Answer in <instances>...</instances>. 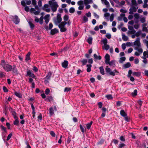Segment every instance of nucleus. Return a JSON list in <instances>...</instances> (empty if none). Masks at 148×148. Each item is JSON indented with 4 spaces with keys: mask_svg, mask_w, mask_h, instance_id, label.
I'll return each mask as SVG.
<instances>
[{
    "mask_svg": "<svg viewBox=\"0 0 148 148\" xmlns=\"http://www.w3.org/2000/svg\"><path fill=\"white\" fill-rule=\"evenodd\" d=\"M0 64L6 72H8L12 71L13 73L16 75L18 74V72L16 65H14L12 66L9 64L5 62L4 60H2Z\"/></svg>",
    "mask_w": 148,
    "mask_h": 148,
    "instance_id": "obj_1",
    "label": "nucleus"
},
{
    "mask_svg": "<svg viewBox=\"0 0 148 148\" xmlns=\"http://www.w3.org/2000/svg\"><path fill=\"white\" fill-rule=\"evenodd\" d=\"M66 21H62L60 24L58 25V27L60 29V31L61 32H66L67 30V29L65 27V25L67 24L68 26L70 25L71 22L70 20Z\"/></svg>",
    "mask_w": 148,
    "mask_h": 148,
    "instance_id": "obj_2",
    "label": "nucleus"
},
{
    "mask_svg": "<svg viewBox=\"0 0 148 148\" xmlns=\"http://www.w3.org/2000/svg\"><path fill=\"white\" fill-rule=\"evenodd\" d=\"M53 21L55 24L56 25H59L62 22L61 15L60 14H58L56 17H54Z\"/></svg>",
    "mask_w": 148,
    "mask_h": 148,
    "instance_id": "obj_3",
    "label": "nucleus"
},
{
    "mask_svg": "<svg viewBox=\"0 0 148 148\" xmlns=\"http://www.w3.org/2000/svg\"><path fill=\"white\" fill-rule=\"evenodd\" d=\"M49 3L50 6L51 10L53 12L56 11L57 8L58 7V5L56 2H53L51 1H50L49 2Z\"/></svg>",
    "mask_w": 148,
    "mask_h": 148,
    "instance_id": "obj_4",
    "label": "nucleus"
},
{
    "mask_svg": "<svg viewBox=\"0 0 148 148\" xmlns=\"http://www.w3.org/2000/svg\"><path fill=\"white\" fill-rule=\"evenodd\" d=\"M105 70L106 73H109L110 75L113 76L115 75V73H119V71L116 69L114 70L113 71H111L110 69L109 68L108 66H106Z\"/></svg>",
    "mask_w": 148,
    "mask_h": 148,
    "instance_id": "obj_5",
    "label": "nucleus"
},
{
    "mask_svg": "<svg viewBox=\"0 0 148 148\" xmlns=\"http://www.w3.org/2000/svg\"><path fill=\"white\" fill-rule=\"evenodd\" d=\"M12 19L13 21L16 25L18 24L20 22V19L16 15L12 16Z\"/></svg>",
    "mask_w": 148,
    "mask_h": 148,
    "instance_id": "obj_6",
    "label": "nucleus"
},
{
    "mask_svg": "<svg viewBox=\"0 0 148 148\" xmlns=\"http://www.w3.org/2000/svg\"><path fill=\"white\" fill-rule=\"evenodd\" d=\"M57 111V109L56 106H54L53 107L50 108L49 109V113L50 115L51 116L54 114V111Z\"/></svg>",
    "mask_w": 148,
    "mask_h": 148,
    "instance_id": "obj_7",
    "label": "nucleus"
},
{
    "mask_svg": "<svg viewBox=\"0 0 148 148\" xmlns=\"http://www.w3.org/2000/svg\"><path fill=\"white\" fill-rule=\"evenodd\" d=\"M26 76H29L32 78H35V75L33 73H32L31 71L30 70H27V74L26 75Z\"/></svg>",
    "mask_w": 148,
    "mask_h": 148,
    "instance_id": "obj_8",
    "label": "nucleus"
},
{
    "mask_svg": "<svg viewBox=\"0 0 148 148\" xmlns=\"http://www.w3.org/2000/svg\"><path fill=\"white\" fill-rule=\"evenodd\" d=\"M140 38L139 37L137 38L136 40L134 42V45L137 46L139 47H140Z\"/></svg>",
    "mask_w": 148,
    "mask_h": 148,
    "instance_id": "obj_9",
    "label": "nucleus"
},
{
    "mask_svg": "<svg viewBox=\"0 0 148 148\" xmlns=\"http://www.w3.org/2000/svg\"><path fill=\"white\" fill-rule=\"evenodd\" d=\"M50 15L47 14L45 15L44 19L45 20V22L46 24H47L49 20Z\"/></svg>",
    "mask_w": 148,
    "mask_h": 148,
    "instance_id": "obj_10",
    "label": "nucleus"
},
{
    "mask_svg": "<svg viewBox=\"0 0 148 148\" xmlns=\"http://www.w3.org/2000/svg\"><path fill=\"white\" fill-rule=\"evenodd\" d=\"M105 63L106 64H107L110 61V56L108 54H106L105 57Z\"/></svg>",
    "mask_w": 148,
    "mask_h": 148,
    "instance_id": "obj_11",
    "label": "nucleus"
},
{
    "mask_svg": "<svg viewBox=\"0 0 148 148\" xmlns=\"http://www.w3.org/2000/svg\"><path fill=\"white\" fill-rule=\"evenodd\" d=\"M68 62L66 60H64L62 64V66L64 68H66L68 66Z\"/></svg>",
    "mask_w": 148,
    "mask_h": 148,
    "instance_id": "obj_12",
    "label": "nucleus"
},
{
    "mask_svg": "<svg viewBox=\"0 0 148 148\" xmlns=\"http://www.w3.org/2000/svg\"><path fill=\"white\" fill-rule=\"evenodd\" d=\"M45 101L51 102L53 100V99L51 96H48L47 98L45 99Z\"/></svg>",
    "mask_w": 148,
    "mask_h": 148,
    "instance_id": "obj_13",
    "label": "nucleus"
},
{
    "mask_svg": "<svg viewBox=\"0 0 148 148\" xmlns=\"http://www.w3.org/2000/svg\"><path fill=\"white\" fill-rule=\"evenodd\" d=\"M58 29L56 28L51 29V34L52 35H54L55 34L58 33Z\"/></svg>",
    "mask_w": 148,
    "mask_h": 148,
    "instance_id": "obj_14",
    "label": "nucleus"
},
{
    "mask_svg": "<svg viewBox=\"0 0 148 148\" xmlns=\"http://www.w3.org/2000/svg\"><path fill=\"white\" fill-rule=\"evenodd\" d=\"M53 27V25L51 23H50L49 24V27L48 26H46L45 27V29L47 30H48V29H51Z\"/></svg>",
    "mask_w": 148,
    "mask_h": 148,
    "instance_id": "obj_15",
    "label": "nucleus"
},
{
    "mask_svg": "<svg viewBox=\"0 0 148 148\" xmlns=\"http://www.w3.org/2000/svg\"><path fill=\"white\" fill-rule=\"evenodd\" d=\"M125 14H121L120 16L117 18V19L119 21H121L122 20L123 18L125 16Z\"/></svg>",
    "mask_w": 148,
    "mask_h": 148,
    "instance_id": "obj_16",
    "label": "nucleus"
},
{
    "mask_svg": "<svg viewBox=\"0 0 148 148\" xmlns=\"http://www.w3.org/2000/svg\"><path fill=\"white\" fill-rule=\"evenodd\" d=\"M131 64L130 62H127L123 65V67L126 69L130 67L131 66Z\"/></svg>",
    "mask_w": 148,
    "mask_h": 148,
    "instance_id": "obj_17",
    "label": "nucleus"
},
{
    "mask_svg": "<svg viewBox=\"0 0 148 148\" xmlns=\"http://www.w3.org/2000/svg\"><path fill=\"white\" fill-rule=\"evenodd\" d=\"M52 75V73L51 72H49L47 74L45 78L47 80H49L50 79V77Z\"/></svg>",
    "mask_w": 148,
    "mask_h": 148,
    "instance_id": "obj_18",
    "label": "nucleus"
},
{
    "mask_svg": "<svg viewBox=\"0 0 148 148\" xmlns=\"http://www.w3.org/2000/svg\"><path fill=\"white\" fill-rule=\"evenodd\" d=\"M99 69L100 70V73L103 75H104L105 74L104 69L103 68V67L102 66H101L99 67Z\"/></svg>",
    "mask_w": 148,
    "mask_h": 148,
    "instance_id": "obj_19",
    "label": "nucleus"
},
{
    "mask_svg": "<svg viewBox=\"0 0 148 148\" xmlns=\"http://www.w3.org/2000/svg\"><path fill=\"white\" fill-rule=\"evenodd\" d=\"M14 93L15 95L18 98H21L22 97V95L20 92H15Z\"/></svg>",
    "mask_w": 148,
    "mask_h": 148,
    "instance_id": "obj_20",
    "label": "nucleus"
},
{
    "mask_svg": "<svg viewBox=\"0 0 148 148\" xmlns=\"http://www.w3.org/2000/svg\"><path fill=\"white\" fill-rule=\"evenodd\" d=\"M30 54L31 53L30 52H28L27 54L26 55L25 59L26 61H27L30 60Z\"/></svg>",
    "mask_w": 148,
    "mask_h": 148,
    "instance_id": "obj_21",
    "label": "nucleus"
},
{
    "mask_svg": "<svg viewBox=\"0 0 148 148\" xmlns=\"http://www.w3.org/2000/svg\"><path fill=\"white\" fill-rule=\"evenodd\" d=\"M122 38L124 41H127L128 40V37L123 34H122Z\"/></svg>",
    "mask_w": 148,
    "mask_h": 148,
    "instance_id": "obj_22",
    "label": "nucleus"
},
{
    "mask_svg": "<svg viewBox=\"0 0 148 148\" xmlns=\"http://www.w3.org/2000/svg\"><path fill=\"white\" fill-rule=\"evenodd\" d=\"M120 114L123 117H125L126 116H127V114L125 112L124 110H121L120 111Z\"/></svg>",
    "mask_w": 148,
    "mask_h": 148,
    "instance_id": "obj_23",
    "label": "nucleus"
},
{
    "mask_svg": "<svg viewBox=\"0 0 148 148\" xmlns=\"http://www.w3.org/2000/svg\"><path fill=\"white\" fill-rule=\"evenodd\" d=\"M125 59L126 58L125 57H121L119 60V62L120 63H122L125 60Z\"/></svg>",
    "mask_w": 148,
    "mask_h": 148,
    "instance_id": "obj_24",
    "label": "nucleus"
},
{
    "mask_svg": "<svg viewBox=\"0 0 148 148\" xmlns=\"http://www.w3.org/2000/svg\"><path fill=\"white\" fill-rule=\"evenodd\" d=\"M86 66L87 67L86 69L87 71L88 72H90L91 71V68L92 67V65L91 64H87Z\"/></svg>",
    "mask_w": 148,
    "mask_h": 148,
    "instance_id": "obj_25",
    "label": "nucleus"
},
{
    "mask_svg": "<svg viewBox=\"0 0 148 148\" xmlns=\"http://www.w3.org/2000/svg\"><path fill=\"white\" fill-rule=\"evenodd\" d=\"M101 42L104 44V45L107 44L108 40L106 38L103 39L102 40H101Z\"/></svg>",
    "mask_w": 148,
    "mask_h": 148,
    "instance_id": "obj_26",
    "label": "nucleus"
},
{
    "mask_svg": "<svg viewBox=\"0 0 148 148\" xmlns=\"http://www.w3.org/2000/svg\"><path fill=\"white\" fill-rule=\"evenodd\" d=\"M103 49L107 50L110 48V46L109 45L107 44L106 45H104L102 47Z\"/></svg>",
    "mask_w": 148,
    "mask_h": 148,
    "instance_id": "obj_27",
    "label": "nucleus"
},
{
    "mask_svg": "<svg viewBox=\"0 0 148 148\" xmlns=\"http://www.w3.org/2000/svg\"><path fill=\"white\" fill-rule=\"evenodd\" d=\"M81 62L82 63L83 65H84L86 64L87 62L86 59H83L81 60Z\"/></svg>",
    "mask_w": 148,
    "mask_h": 148,
    "instance_id": "obj_28",
    "label": "nucleus"
},
{
    "mask_svg": "<svg viewBox=\"0 0 148 148\" xmlns=\"http://www.w3.org/2000/svg\"><path fill=\"white\" fill-rule=\"evenodd\" d=\"M92 121H91L90 122V123H88L86 125L87 128L88 130H89L90 128V127L92 124Z\"/></svg>",
    "mask_w": 148,
    "mask_h": 148,
    "instance_id": "obj_29",
    "label": "nucleus"
},
{
    "mask_svg": "<svg viewBox=\"0 0 148 148\" xmlns=\"http://www.w3.org/2000/svg\"><path fill=\"white\" fill-rule=\"evenodd\" d=\"M132 75L134 76H136L138 77H139L141 75L140 72H134L132 73Z\"/></svg>",
    "mask_w": 148,
    "mask_h": 148,
    "instance_id": "obj_30",
    "label": "nucleus"
},
{
    "mask_svg": "<svg viewBox=\"0 0 148 148\" xmlns=\"http://www.w3.org/2000/svg\"><path fill=\"white\" fill-rule=\"evenodd\" d=\"M44 19V17L43 15L41 16L40 17L39 19V23L40 24H42L43 23V20Z\"/></svg>",
    "mask_w": 148,
    "mask_h": 148,
    "instance_id": "obj_31",
    "label": "nucleus"
},
{
    "mask_svg": "<svg viewBox=\"0 0 148 148\" xmlns=\"http://www.w3.org/2000/svg\"><path fill=\"white\" fill-rule=\"evenodd\" d=\"M28 23H29V25L30 26V28H31V29H32L34 27V25L32 22L30 21H29L28 22Z\"/></svg>",
    "mask_w": 148,
    "mask_h": 148,
    "instance_id": "obj_32",
    "label": "nucleus"
},
{
    "mask_svg": "<svg viewBox=\"0 0 148 148\" xmlns=\"http://www.w3.org/2000/svg\"><path fill=\"white\" fill-rule=\"evenodd\" d=\"M94 58L97 60L98 59L99 60H100L101 59V57L100 56H99L98 57L96 54H94Z\"/></svg>",
    "mask_w": 148,
    "mask_h": 148,
    "instance_id": "obj_33",
    "label": "nucleus"
},
{
    "mask_svg": "<svg viewBox=\"0 0 148 148\" xmlns=\"http://www.w3.org/2000/svg\"><path fill=\"white\" fill-rule=\"evenodd\" d=\"M102 3L106 5H108L109 4V2L107 0H101Z\"/></svg>",
    "mask_w": 148,
    "mask_h": 148,
    "instance_id": "obj_34",
    "label": "nucleus"
},
{
    "mask_svg": "<svg viewBox=\"0 0 148 148\" xmlns=\"http://www.w3.org/2000/svg\"><path fill=\"white\" fill-rule=\"evenodd\" d=\"M105 97L107 98L108 99H111L113 98V97L112 95H106Z\"/></svg>",
    "mask_w": 148,
    "mask_h": 148,
    "instance_id": "obj_35",
    "label": "nucleus"
},
{
    "mask_svg": "<svg viewBox=\"0 0 148 148\" xmlns=\"http://www.w3.org/2000/svg\"><path fill=\"white\" fill-rule=\"evenodd\" d=\"M69 18V16L67 15H65L63 17V19L64 20V21L66 22L68 21Z\"/></svg>",
    "mask_w": 148,
    "mask_h": 148,
    "instance_id": "obj_36",
    "label": "nucleus"
},
{
    "mask_svg": "<svg viewBox=\"0 0 148 148\" xmlns=\"http://www.w3.org/2000/svg\"><path fill=\"white\" fill-rule=\"evenodd\" d=\"M104 16L106 18V19L108 21L109 18L108 17L110 16V14L108 13H106L104 14Z\"/></svg>",
    "mask_w": 148,
    "mask_h": 148,
    "instance_id": "obj_37",
    "label": "nucleus"
},
{
    "mask_svg": "<svg viewBox=\"0 0 148 148\" xmlns=\"http://www.w3.org/2000/svg\"><path fill=\"white\" fill-rule=\"evenodd\" d=\"M1 130L5 132H7V130L6 128L2 125H1L0 126Z\"/></svg>",
    "mask_w": 148,
    "mask_h": 148,
    "instance_id": "obj_38",
    "label": "nucleus"
},
{
    "mask_svg": "<svg viewBox=\"0 0 148 148\" xmlns=\"http://www.w3.org/2000/svg\"><path fill=\"white\" fill-rule=\"evenodd\" d=\"M92 37H89L88 39L87 42L89 44H91L92 43Z\"/></svg>",
    "mask_w": 148,
    "mask_h": 148,
    "instance_id": "obj_39",
    "label": "nucleus"
},
{
    "mask_svg": "<svg viewBox=\"0 0 148 148\" xmlns=\"http://www.w3.org/2000/svg\"><path fill=\"white\" fill-rule=\"evenodd\" d=\"M14 125L18 126L19 125V121L18 119H16L14 122Z\"/></svg>",
    "mask_w": 148,
    "mask_h": 148,
    "instance_id": "obj_40",
    "label": "nucleus"
},
{
    "mask_svg": "<svg viewBox=\"0 0 148 148\" xmlns=\"http://www.w3.org/2000/svg\"><path fill=\"white\" fill-rule=\"evenodd\" d=\"M109 64V65L112 66L114 65V61L113 60H112L111 62H109L108 63L106 64Z\"/></svg>",
    "mask_w": 148,
    "mask_h": 148,
    "instance_id": "obj_41",
    "label": "nucleus"
},
{
    "mask_svg": "<svg viewBox=\"0 0 148 148\" xmlns=\"http://www.w3.org/2000/svg\"><path fill=\"white\" fill-rule=\"evenodd\" d=\"M147 52L145 51L143 53V56L142 57L143 59H146L147 58Z\"/></svg>",
    "mask_w": 148,
    "mask_h": 148,
    "instance_id": "obj_42",
    "label": "nucleus"
},
{
    "mask_svg": "<svg viewBox=\"0 0 148 148\" xmlns=\"http://www.w3.org/2000/svg\"><path fill=\"white\" fill-rule=\"evenodd\" d=\"M131 2L132 5H137V4L136 0H131Z\"/></svg>",
    "mask_w": 148,
    "mask_h": 148,
    "instance_id": "obj_43",
    "label": "nucleus"
},
{
    "mask_svg": "<svg viewBox=\"0 0 148 148\" xmlns=\"http://www.w3.org/2000/svg\"><path fill=\"white\" fill-rule=\"evenodd\" d=\"M79 127H80V129L81 130V132L83 133H84L85 131V130L84 129V128L83 127L82 125L81 124H80V125H79Z\"/></svg>",
    "mask_w": 148,
    "mask_h": 148,
    "instance_id": "obj_44",
    "label": "nucleus"
},
{
    "mask_svg": "<svg viewBox=\"0 0 148 148\" xmlns=\"http://www.w3.org/2000/svg\"><path fill=\"white\" fill-rule=\"evenodd\" d=\"M75 11V9L73 7H71L69 9V12L71 13H73Z\"/></svg>",
    "mask_w": 148,
    "mask_h": 148,
    "instance_id": "obj_45",
    "label": "nucleus"
},
{
    "mask_svg": "<svg viewBox=\"0 0 148 148\" xmlns=\"http://www.w3.org/2000/svg\"><path fill=\"white\" fill-rule=\"evenodd\" d=\"M137 90H134V92H132V95L133 96H135L137 95Z\"/></svg>",
    "mask_w": 148,
    "mask_h": 148,
    "instance_id": "obj_46",
    "label": "nucleus"
},
{
    "mask_svg": "<svg viewBox=\"0 0 148 148\" xmlns=\"http://www.w3.org/2000/svg\"><path fill=\"white\" fill-rule=\"evenodd\" d=\"M120 11L121 12L123 13H126L127 11V10L125 9L124 8H123V9H120Z\"/></svg>",
    "mask_w": 148,
    "mask_h": 148,
    "instance_id": "obj_47",
    "label": "nucleus"
},
{
    "mask_svg": "<svg viewBox=\"0 0 148 148\" xmlns=\"http://www.w3.org/2000/svg\"><path fill=\"white\" fill-rule=\"evenodd\" d=\"M71 90V88L70 87H66L65 88L64 91V92H68V91Z\"/></svg>",
    "mask_w": 148,
    "mask_h": 148,
    "instance_id": "obj_48",
    "label": "nucleus"
},
{
    "mask_svg": "<svg viewBox=\"0 0 148 148\" xmlns=\"http://www.w3.org/2000/svg\"><path fill=\"white\" fill-rule=\"evenodd\" d=\"M141 31H140L136 32L135 34V36L137 37L139 36L140 34H141Z\"/></svg>",
    "mask_w": 148,
    "mask_h": 148,
    "instance_id": "obj_49",
    "label": "nucleus"
},
{
    "mask_svg": "<svg viewBox=\"0 0 148 148\" xmlns=\"http://www.w3.org/2000/svg\"><path fill=\"white\" fill-rule=\"evenodd\" d=\"M125 146H126V145L125 144L123 143H121L119 144V145L118 148H122V147Z\"/></svg>",
    "mask_w": 148,
    "mask_h": 148,
    "instance_id": "obj_50",
    "label": "nucleus"
},
{
    "mask_svg": "<svg viewBox=\"0 0 148 148\" xmlns=\"http://www.w3.org/2000/svg\"><path fill=\"white\" fill-rule=\"evenodd\" d=\"M83 20L84 22H86L88 21V18L86 16H84L83 17Z\"/></svg>",
    "mask_w": 148,
    "mask_h": 148,
    "instance_id": "obj_51",
    "label": "nucleus"
},
{
    "mask_svg": "<svg viewBox=\"0 0 148 148\" xmlns=\"http://www.w3.org/2000/svg\"><path fill=\"white\" fill-rule=\"evenodd\" d=\"M134 17L135 19H138L139 18V15L138 13H135L134 14Z\"/></svg>",
    "mask_w": 148,
    "mask_h": 148,
    "instance_id": "obj_52",
    "label": "nucleus"
},
{
    "mask_svg": "<svg viewBox=\"0 0 148 148\" xmlns=\"http://www.w3.org/2000/svg\"><path fill=\"white\" fill-rule=\"evenodd\" d=\"M114 15L113 13L112 14L110 18V21L111 22L114 19Z\"/></svg>",
    "mask_w": 148,
    "mask_h": 148,
    "instance_id": "obj_53",
    "label": "nucleus"
},
{
    "mask_svg": "<svg viewBox=\"0 0 148 148\" xmlns=\"http://www.w3.org/2000/svg\"><path fill=\"white\" fill-rule=\"evenodd\" d=\"M119 139L122 142H125V138L123 136H121L119 138Z\"/></svg>",
    "mask_w": 148,
    "mask_h": 148,
    "instance_id": "obj_54",
    "label": "nucleus"
},
{
    "mask_svg": "<svg viewBox=\"0 0 148 148\" xmlns=\"http://www.w3.org/2000/svg\"><path fill=\"white\" fill-rule=\"evenodd\" d=\"M104 142V140L101 139L99 142H98L97 144L99 145H101Z\"/></svg>",
    "mask_w": 148,
    "mask_h": 148,
    "instance_id": "obj_55",
    "label": "nucleus"
},
{
    "mask_svg": "<svg viewBox=\"0 0 148 148\" xmlns=\"http://www.w3.org/2000/svg\"><path fill=\"white\" fill-rule=\"evenodd\" d=\"M42 9L43 10H44V11H45L46 12H49L50 11V8H47V9H46V8H44V7H42Z\"/></svg>",
    "mask_w": 148,
    "mask_h": 148,
    "instance_id": "obj_56",
    "label": "nucleus"
},
{
    "mask_svg": "<svg viewBox=\"0 0 148 148\" xmlns=\"http://www.w3.org/2000/svg\"><path fill=\"white\" fill-rule=\"evenodd\" d=\"M124 119L127 122H129L130 121V118L127 115L124 117Z\"/></svg>",
    "mask_w": 148,
    "mask_h": 148,
    "instance_id": "obj_57",
    "label": "nucleus"
},
{
    "mask_svg": "<svg viewBox=\"0 0 148 148\" xmlns=\"http://www.w3.org/2000/svg\"><path fill=\"white\" fill-rule=\"evenodd\" d=\"M77 4L78 5H84V2L83 1H79L77 2Z\"/></svg>",
    "mask_w": 148,
    "mask_h": 148,
    "instance_id": "obj_58",
    "label": "nucleus"
},
{
    "mask_svg": "<svg viewBox=\"0 0 148 148\" xmlns=\"http://www.w3.org/2000/svg\"><path fill=\"white\" fill-rule=\"evenodd\" d=\"M3 89L4 92H8V90L5 86H3Z\"/></svg>",
    "mask_w": 148,
    "mask_h": 148,
    "instance_id": "obj_59",
    "label": "nucleus"
},
{
    "mask_svg": "<svg viewBox=\"0 0 148 148\" xmlns=\"http://www.w3.org/2000/svg\"><path fill=\"white\" fill-rule=\"evenodd\" d=\"M125 3V2L124 1H122L121 2H119L118 3L119 5L120 6L124 5Z\"/></svg>",
    "mask_w": 148,
    "mask_h": 148,
    "instance_id": "obj_60",
    "label": "nucleus"
},
{
    "mask_svg": "<svg viewBox=\"0 0 148 148\" xmlns=\"http://www.w3.org/2000/svg\"><path fill=\"white\" fill-rule=\"evenodd\" d=\"M33 70L35 72H37L38 71V68L35 66H33Z\"/></svg>",
    "mask_w": 148,
    "mask_h": 148,
    "instance_id": "obj_61",
    "label": "nucleus"
},
{
    "mask_svg": "<svg viewBox=\"0 0 148 148\" xmlns=\"http://www.w3.org/2000/svg\"><path fill=\"white\" fill-rule=\"evenodd\" d=\"M12 114L13 115L14 117V119H15V120L18 119V118L17 117V116H16V112H14V113L13 114Z\"/></svg>",
    "mask_w": 148,
    "mask_h": 148,
    "instance_id": "obj_62",
    "label": "nucleus"
},
{
    "mask_svg": "<svg viewBox=\"0 0 148 148\" xmlns=\"http://www.w3.org/2000/svg\"><path fill=\"white\" fill-rule=\"evenodd\" d=\"M106 37L108 39H110L111 38V35L110 34L108 33L106 35Z\"/></svg>",
    "mask_w": 148,
    "mask_h": 148,
    "instance_id": "obj_63",
    "label": "nucleus"
},
{
    "mask_svg": "<svg viewBox=\"0 0 148 148\" xmlns=\"http://www.w3.org/2000/svg\"><path fill=\"white\" fill-rule=\"evenodd\" d=\"M50 92V90L49 88H47L45 91V93L47 95L49 94Z\"/></svg>",
    "mask_w": 148,
    "mask_h": 148,
    "instance_id": "obj_64",
    "label": "nucleus"
}]
</instances>
